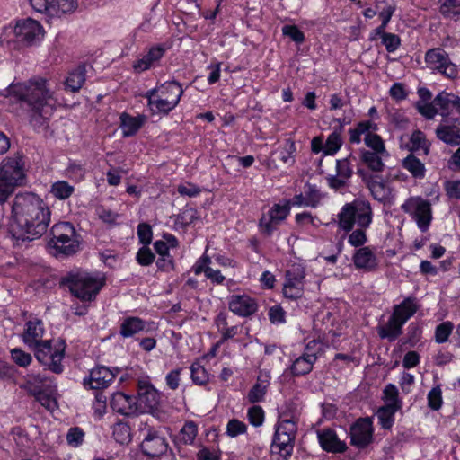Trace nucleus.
<instances>
[{
  "label": "nucleus",
  "mask_w": 460,
  "mask_h": 460,
  "mask_svg": "<svg viewBox=\"0 0 460 460\" xmlns=\"http://www.w3.org/2000/svg\"><path fill=\"white\" fill-rule=\"evenodd\" d=\"M425 62L431 70L437 71L447 78L455 79L458 75L457 66L450 60L448 54L441 48L428 50Z\"/></svg>",
  "instance_id": "f8f14e48"
},
{
  "label": "nucleus",
  "mask_w": 460,
  "mask_h": 460,
  "mask_svg": "<svg viewBox=\"0 0 460 460\" xmlns=\"http://www.w3.org/2000/svg\"><path fill=\"white\" fill-rule=\"evenodd\" d=\"M70 292L82 301L95 299L104 285V279L87 272L70 274L65 280Z\"/></svg>",
  "instance_id": "0eeeda50"
},
{
  "label": "nucleus",
  "mask_w": 460,
  "mask_h": 460,
  "mask_svg": "<svg viewBox=\"0 0 460 460\" xmlns=\"http://www.w3.org/2000/svg\"><path fill=\"white\" fill-rule=\"evenodd\" d=\"M13 31L15 40L25 47L38 44L44 37L41 24L31 18L17 21Z\"/></svg>",
  "instance_id": "9b49d317"
},
{
  "label": "nucleus",
  "mask_w": 460,
  "mask_h": 460,
  "mask_svg": "<svg viewBox=\"0 0 460 460\" xmlns=\"http://www.w3.org/2000/svg\"><path fill=\"white\" fill-rule=\"evenodd\" d=\"M248 419L252 425L259 427L263 423L264 411L261 406H252L248 410Z\"/></svg>",
  "instance_id": "052dcab7"
},
{
  "label": "nucleus",
  "mask_w": 460,
  "mask_h": 460,
  "mask_svg": "<svg viewBox=\"0 0 460 460\" xmlns=\"http://www.w3.org/2000/svg\"><path fill=\"white\" fill-rule=\"evenodd\" d=\"M318 440L322 448L328 452L342 453L346 450V444L341 441L336 433L331 429L318 431Z\"/></svg>",
  "instance_id": "a878e982"
},
{
  "label": "nucleus",
  "mask_w": 460,
  "mask_h": 460,
  "mask_svg": "<svg viewBox=\"0 0 460 460\" xmlns=\"http://www.w3.org/2000/svg\"><path fill=\"white\" fill-rule=\"evenodd\" d=\"M84 432L78 427L70 428L66 434V441L70 447H77L83 444Z\"/></svg>",
  "instance_id": "603ef678"
},
{
  "label": "nucleus",
  "mask_w": 460,
  "mask_h": 460,
  "mask_svg": "<svg viewBox=\"0 0 460 460\" xmlns=\"http://www.w3.org/2000/svg\"><path fill=\"white\" fill-rule=\"evenodd\" d=\"M420 305L417 299L413 296L406 297L399 305H395L393 309V315L405 323L418 311Z\"/></svg>",
  "instance_id": "bb28decb"
},
{
  "label": "nucleus",
  "mask_w": 460,
  "mask_h": 460,
  "mask_svg": "<svg viewBox=\"0 0 460 460\" xmlns=\"http://www.w3.org/2000/svg\"><path fill=\"white\" fill-rule=\"evenodd\" d=\"M351 444L358 448H364L373 439V426L369 418L358 420L350 428Z\"/></svg>",
  "instance_id": "6ab92c4d"
},
{
  "label": "nucleus",
  "mask_w": 460,
  "mask_h": 460,
  "mask_svg": "<svg viewBox=\"0 0 460 460\" xmlns=\"http://www.w3.org/2000/svg\"><path fill=\"white\" fill-rule=\"evenodd\" d=\"M441 13L455 21L460 20V0H441Z\"/></svg>",
  "instance_id": "a19ab883"
},
{
  "label": "nucleus",
  "mask_w": 460,
  "mask_h": 460,
  "mask_svg": "<svg viewBox=\"0 0 460 460\" xmlns=\"http://www.w3.org/2000/svg\"><path fill=\"white\" fill-rule=\"evenodd\" d=\"M85 81L84 67H78L69 74L66 81V86L72 92H77L81 89Z\"/></svg>",
  "instance_id": "ea45409f"
},
{
  "label": "nucleus",
  "mask_w": 460,
  "mask_h": 460,
  "mask_svg": "<svg viewBox=\"0 0 460 460\" xmlns=\"http://www.w3.org/2000/svg\"><path fill=\"white\" fill-rule=\"evenodd\" d=\"M143 440L142 452L150 457H156L167 451L168 443L161 432L154 428L146 427L141 430Z\"/></svg>",
  "instance_id": "ddd939ff"
},
{
  "label": "nucleus",
  "mask_w": 460,
  "mask_h": 460,
  "mask_svg": "<svg viewBox=\"0 0 460 460\" xmlns=\"http://www.w3.org/2000/svg\"><path fill=\"white\" fill-rule=\"evenodd\" d=\"M378 130V125L372 120H362L356 124L355 128L349 129V140L351 144H360L361 136L364 137L375 134Z\"/></svg>",
  "instance_id": "cd10ccee"
},
{
  "label": "nucleus",
  "mask_w": 460,
  "mask_h": 460,
  "mask_svg": "<svg viewBox=\"0 0 460 460\" xmlns=\"http://www.w3.org/2000/svg\"><path fill=\"white\" fill-rule=\"evenodd\" d=\"M145 331L147 328L144 320L137 316H127L120 323L119 334L123 338H129Z\"/></svg>",
  "instance_id": "c85d7f7f"
},
{
  "label": "nucleus",
  "mask_w": 460,
  "mask_h": 460,
  "mask_svg": "<svg viewBox=\"0 0 460 460\" xmlns=\"http://www.w3.org/2000/svg\"><path fill=\"white\" fill-rule=\"evenodd\" d=\"M269 318L271 323H283L286 321V312L280 305H273L269 309Z\"/></svg>",
  "instance_id": "0e129e2a"
},
{
  "label": "nucleus",
  "mask_w": 460,
  "mask_h": 460,
  "mask_svg": "<svg viewBox=\"0 0 460 460\" xmlns=\"http://www.w3.org/2000/svg\"><path fill=\"white\" fill-rule=\"evenodd\" d=\"M364 142L367 147L373 149V152H376L377 154L385 152L384 141L376 133L364 137Z\"/></svg>",
  "instance_id": "6e6d98bb"
},
{
  "label": "nucleus",
  "mask_w": 460,
  "mask_h": 460,
  "mask_svg": "<svg viewBox=\"0 0 460 460\" xmlns=\"http://www.w3.org/2000/svg\"><path fill=\"white\" fill-rule=\"evenodd\" d=\"M453 330L454 324L450 321H446L439 323L435 329V341L438 344L447 342L449 336L452 334Z\"/></svg>",
  "instance_id": "c03bdc74"
},
{
  "label": "nucleus",
  "mask_w": 460,
  "mask_h": 460,
  "mask_svg": "<svg viewBox=\"0 0 460 460\" xmlns=\"http://www.w3.org/2000/svg\"><path fill=\"white\" fill-rule=\"evenodd\" d=\"M277 429L280 430L282 433H285L286 436L291 437L292 438H296V423L293 420H282L279 422Z\"/></svg>",
  "instance_id": "680f3d73"
},
{
  "label": "nucleus",
  "mask_w": 460,
  "mask_h": 460,
  "mask_svg": "<svg viewBox=\"0 0 460 460\" xmlns=\"http://www.w3.org/2000/svg\"><path fill=\"white\" fill-rule=\"evenodd\" d=\"M25 162L20 155L7 156L0 163V204H4L17 187L26 184Z\"/></svg>",
  "instance_id": "20e7f679"
},
{
  "label": "nucleus",
  "mask_w": 460,
  "mask_h": 460,
  "mask_svg": "<svg viewBox=\"0 0 460 460\" xmlns=\"http://www.w3.org/2000/svg\"><path fill=\"white\" fill-rule=\"evenodd\" d=\"M8 93L26 107L30 114V123L34 128H41L47 124L58 103L54 91L42 77L11 84Z\"/></svg>",
  "instance_id": "f03ea898"
},
{
  "label": "nucleus",
  "mask_w": 460,
  "mask_h": 460,
  "mask_svg": "<svg viewBox=\"0 0 460 460\" xmlns=\"http://www.w3.org/2000/svg\"><path fill=\"white\" fill-rule=\"evenodd\" d=\"M324 154L326 155H335L342 146V126L333 127L332 132L328 136L325 141Z\"/></svg>",
  "instance_id": "2f4dec72"
},
{
  "label": "nucleus",
  "mask_w": 460,
  "mask_h": 460,
  "mask_svg": "<svg viewBox=\"0 0 460 460\" xmlns=\"http://www.w3.org/2000/svg\"><path fill=\"white\" fill-rule=\"evenodd\" d=\"M402 166L416 179L425 177L426 169L424 164L413 155H409L402 160Z\"/></svg>",
  "instance_id": "72a5a7b5"
},
{
  "label": "nucleus",
  "mask_w": 460,
  "mask_h": 460,
  "mask_svg": "<svg viewBox=\"0 0 460 460\" xmlns=\"http://www.w3.org/2000/svg\"><path fill=\"white\" fill-rule=\"evenodd\" d=\"M246 429V424L236 419L230 420L226 425V434L231 438L244 434Z\"/></svg>",
  "instance_id": "5fc2aeb1"
},
{
  "label": "nucleus",
  "mask_w": 460,
  "mask_h": 460,
  "mask_svg": "<svg viewBox=\"0 0 460 460\" xmlns=\"http://www.w3.org/2000/svg\"><path fill=\"white\" fill-rule=\"evenodd\" d=\"M367 186L372 196L376 200L384 201L391 195L389 186L379 176L371 177L368 181Z\"/></svg>",
  "instance_id": "c756f323"
},
{
  "label": "nucleus",
  "mask_w": 460,
  "mask_h": 460,
  "mask_svg": "<svg viewBox=\"0 0 460 460\" xmlns=\"http://www.w3.org/2000/svg\"><path fill=\"white\" fill-rule=\"evenodd\" d=\"M411 149L412 151L422 150L425 155L429 152V144L428 143L425 134L420 130H415L410 138Z\"/></svg>",
  "instance_id": "37998d69"
},
{
  "label": "nucleus",
  "mask_w": 460,
  "mask_h": 460,
  "mask_svg": "<svg viewBox=\"0 0 460 460\" xmlns=\"http://www.w3.org/2000/svg\"><path fill=\"white\" fill-rule=\"evenodd\" d=\"M31 7L39 13L60 15L74 13L78 7V0H29Z\"/></svg>",
  "instance_id": "2eb2a0df"
},
{
  "label": "nucleus",
  "mask_w": 460,
  "mask_h": 460,
  "mask_svg": "<svg viewBox=\"0 0 460 460\" xmlns=\"http://www.w3.org/2000/svg\"><path fill=\"white\" fill-rule=\"evenodd\" d=\"M400 408L394 407L392 404L384 405L380 407L376 412L377 418L379 420V423L384 429H389L392 427L394 423V413Z\"/></svg>",
  "instance_id": "58836bf2"
},
{
  "label": "nucleus",
  "mask_w": 460,
  "mask_h": 460,
  "mask_svg": "<svg viewBox=\"0 0 460 460\" xmlns=\"http://www.w3.org/2000/svg\"><path fill=\"white\" fill-rule=\"evenodd\" d=\"M137 261L142 266H148L153 263L155 255L148 247H142L137 253Z\"/></svg>",
  "instance_id": "338daca9"
},
{
  "label": "nucleus",
  "mask_w": 460,
  "mask_h": 460,
  "mask_svg": "<svg viewBox=\"0 0 460 460\" xmlns=\"http://www.w3.org/2000/svg\"><path fill=\"white\" fill-rule=\"evenodd\" d=\"M435 104L443 118L435 130L436 137L447 145H460V97L442 92L435 97Z\"/></svg>",
  "instance_id": "7ed1b4c3"
},
{
  "label": "nucleus",
  "mask_w": 460,
  "mask_h": 460,
  "mask_svg": "<svg viewBox=\"0 0 460 460\" xmlns=\"http://www.w3.org/2000/svg\"><path fill=\"white\" fill-rule=\"evenodd\" d=\"M110 403L113 411L121 415L130 416L137 414L135 397L127 395L124 393L113 394Z\"/></svg>",
  "instance_id": "393cba45"
},
{
  "label": "nucleus",
  "mask_w": 460,
  "mask_h": 460,
  "mask_svg": "<svg viewBox=\"0 0 460 460\" xmlns=\"http://www.w3.org/2000/svg\"><path fill=\"white\" fill-rule=\"evenodd\" d=\"M165 51L166 49L161 45L150 48L146 54L133 63L132 67L134 71L137 73H142L155 67L159 64Z\"/></svg>",
  "instance_id": "4be33fe9"
},
{
  "label": "nucleus",
  "mask_w": 460,
  "mask_h": 460,
  "mask_svg": "<svg viewBox=\"0 0 460 460\" xmlns=\"http://www.w3.org/2000/svg\"><path fill=\"white\" fill-rule=\"evenodd\" d=\"M376 152H371L368 150L362 151V161L367 165V167L374 172L383 171L385 164Z\"/></svg>",
  "instance_id": "79ce46f5"
},
{
  "label": "nucleus",
  "mask_w": 460,
  "mask_h": 460,
  "mask_svg": "<svg viewBox=\"0 0 460 460\" xmlns=\"http://www.w3.org/2000/svg\"><path fill=\"white\" fill-rule=\"evenodd\" d=\"M47 378L40 375L29 374L26 376L25 383L21 388L28 391L32 395L39 394L43 391Z\"/></svg>",
  "instance_id": "f704fd0d"
},
{
  "label": "nucleus",
  "mask_w": 460,
  "mask_h": 460,
  "mask_svg": "<svg viewBox=\"0 0 460 460\" xmlns=\"http://www.w3.org/2000/svg\"><path fill=\"white\" fill-rule=\"evenodd\" d=\"M336 174L339 175L340 178L349 181L353 174V169L347 158L336 161Z\"/></svg>",
  "instance_id": "13d9d810"
},
{
  "label": "nucleus",
  "mask_w": 460,
  "mask_h": 460,
  "mask_svg": "<svg viewBox=\"0 0 460 460\" xmlns=\"http://www.w3.org/2000/svg\"><path fill=\"white\" fill-rule=\"evenodd\" d=\"M267 392V387L260 384H255L247 394V399L251 403L261 402Z\"/></svg>",
  "instance_id": "bf43d9fd"
},
{
  "label": "nucleus",
  "mask_w": 460,
  "mask_h": 460,
  "mask_svg": "<svg viewBox=\"0 0 460 460\" xmlns=\"http://www.w3.org/2000/svg\"><path fill=\"white\" fill-rule=\"evenodd\" d=\"M10 353L12 359L19 367H26L32 361V357L31 354L23 351L21 349H13Z\"/></svg>",
  "instance_id": "864d4df0"
},
{
  "label": "nucleus",
  "mask_w": 460,
  "mask_h": 460,
  "mask_svg": "<svg viewBox=\"0 0 460 460\" xmlns=\"http://www.w3.org/2000/svg\"><path fill=\"white\" fill-rule=\"evenodd\" d=\"M49 244L58 253L72 255L79 250L80 242L75 229L69 222L55 224L51 230Z\"/></svg>",
  "instance_id": "6e6552de"
},
{
  "label": "nucleus",
  "mask_w": 460,
  "mask_h": 460,
  "mask_svg": "<svg viewBox=\"0 0 460 460\" xmlns=\"http://www.w3.org/2000/svg\"><path fill=\"white\" fill-rule=\"evenodd\" d=\"M159 401V393L147 380L138 381L137 397L135 398L137 413L154 411L158 406Z\"/></svg>",
  "instance_id": "4468645a"
},
{
  "label": "nucleus",
  "mask_w": 460,
  "mask_h": 460,
  "mask_svg": "<svg viewBox=\"0 0 460 460\" xmlns=\"http://www.w3.org/2000/svg\"><path fill=\"white\" fill-rule=\"evenodd\" d=\"M295 439L286 436L276 428L273 442L271 444V453L277 454L281 457L279 460H287L293 452Z\"/></svg>",
  "instance_id": "b1692460"
},
{
  "label": "nucleus",
  "mask_w": 460,
  "mask_h": 460,
  "mask_svg": "<svg viewBox=\"0 0 460 460\" xmlns=\"http://www.w3.org/2000/svg\"><path fill=\"white\" fill-rule=\"evenodd\" d=\"M296 147L291 139L286 140L283 147L279 150V159L286 164L292 165L295 163Z\"/></svg>",
  "instance_id": "a18cd8bd"
},
{
  "label": "nucleus",
  "mask_w": 460,
  "mask_h": 460,
  "mask_svg": "<svg viewBox=\"0 0 460 460\" xmlns=\"http://www.w3.org/2000/svg\"><path fill=\"white\" fill-rule=\"evenodd\" d=\"M428 405L433 411H438L442 406V390L439 385L433 387L428 394Z\"/></svg>",
  "instance_id": "09e8293b"
},
{
  "label": "nucleus",
  "mask_w": 460,
  "mask_h": 460,
  "mask_svg": "<svg viewBox=\"0 0 460 460\" xmlns=\"http://www.w3.org/2000/svg\"><path fill=\"white\" fill-rule=\"evenodd\" d=\"M182 94L181 85L171 81L147 91L144 96L153 114L167 115L178 105Z\"/></svg>",
  "instance_id": "39448f33"
},
{
  "label": "nucleus",
  "mask_w": 460,
  "mask_h": 460,
  "mask_svg": "<svg viewBox=\"0 0 460 460\" xmlns=\"http://www.w3.org/2000/svg\"><path fill=\"white\" fill-rule=\"evenodd\" d=\"M44 324L41 320H30L25 324L22 333L23 342L34 351L38 361H45L46 354L51 352V341L44 340Z\"/></svg>",
  "instance_id": "1a4fd4ad"
},
{
  "label": "nucleus",
  "mask_w": 460,
  "mask_h": 460,
  "mask_svg": "<svg viewBox=\"0 0 460 460\" xmlns=\"http://www.w3.org/2000/svg\"><path fill=\"white\" fill-rule=\"evenodd\" d=\"M198 435V427L192 420L186 421L179 432L178 439L184 445H192Z\"/></svg>",
  "instance_id": "e433bc0d"
},
{
  "label": "nucleus",
  "mask_w": 460,
  "mask_h": 460,
  "mask_svg": "<svg viewBox=\"0 0 460 460\" xmlns=\"http://www.w3.org/2000/svg\"><path fill=\"white\" fill-rule=\"evenodd\" d=\"M352 260L356 268L365 271H373L378 265L377 257L369 246L358 249L353 254Z\"/></svg>",
  "instance_id": "5701e85b"
},
{
  "label": "nucleus",
  "mask_w": 460,
  "mask_h": 460,
  "mask_svg": "<svg viewBox=\"0 0 460 460\" xmlns=\"http://www.w3.org/2000/svg\"><path fill=\"white\" fill-rule=\"evenodd\" d=\"M338 217L340 226L345 231L351 230L354 224L367 228L372 223L370 203L364 199H355L342 207Z\"/></svg>",
  "instance_id": "423d86ee"
},
{
  "label": "nucleus",
  "mask_w": 460,
  "mask_h": 460,
  "mask_svg": "<svg viewBox=\"0 0 460 460\" xmlns=\"http://www.w3.org/2000/svg\"><path fill=\"white\" fill-rule=\"evenodd\" d=\"M46 354V360L40 361L41 364L48 366L49 369L53 371L54 373L59 374L63 371V367L61 365V361L64 358V349H51L50 353Z\"/></svg>",
  "instance_id": "c9c22d12"
},
{
  "label": "nucleus",
  "mask_w": 460,
  "mask_h": 460,
  "mask_svg": "<svg viewBox=\"0 0 460 460\" xmlns=\"http://www.w3.org/2000/svg\"><path fill=\"white\" fill-rule=\"evenodd\" d=\"M403 324V323L392 314L388 322L379 328L378 334L382 339L386 338L389 341H394L402 334Z\"/></svg>",
  "instance_id": "7c9ffc66"
},
{
  "label": "nucleus",
  "mask_w": 460,
  "mask_h": 460,
  "mask_svg": "<svg viewBox=\"0 0 460 460\" xmlns=\"http://www.w3.org/2000/svg\"><path fill=\"white\" fill-rule=\"evenodd\" d=\"M316 346H318V342L314 340L311 341L306 345L304 353L293 361L290 367L293 376H305L312 371L313 366L317 359Z\"/></svg>",
  "instance_id": "f3484780"
},
{
  "label": "nucleus",
  "mask_w": 460,
  "mask_h": 460,
  "mask_svg": "<svg viewBox=\"0 0 460 460\" xmlns=\"http://www.w3.org/2000/svg\"><path fill=\"white\" fill-rule=\"evenodd\" d=\"M402 209L417 223L421 232H426L432 220L431 204L423 198L411 197L402 205Z\"/></svg>",
  "instance_id": "9d476101"
},
{
  "label": "nucleus",
  "mask_w": 460,
  "mask_h": 460,
  "mask_svg": "<svg viewBox=\"0 0 460 460\" xmlns=\"http://www.w3.org/2000/svg\"><path fill=\"white\" fill-rule=\"evenodd\" d=\"M398 389L395 385L389 384L384 389V399L385 405L392 404L394 407L401 408V402L398 399Z\"/></svg>",
  "instance_id": "3c124183"
},
{
  "label": "nucleus",
  "mask_w": 460,
  "mask_h": 460,
  "mask_svg": "<svg viewBox=\"0 0 460 460\" xmlns=\"http://www.w3.org/2000/svg\"><path fill=\"white\" fill-rule=\"evenodd\" d=\"M115 374L105 367H97L91 370L88 378L84 379V387L100 390L110 385L114 380Z\"/></svg>",
  "instance_id": "412c9836"
},
{
  "label": "nucleus",
  "mask_w": 460,
  "mask_h": 460,
  "mask_svg": "<svg viewBox=\"0 0 460 460\" xmlns=\"http://www.w3.org/2000/svg\"><path fill=\"white\" fill-rule=\"evenodd\" d=\"M290 211L289 205L275 204L267 214L260 219V227L267 235H270L277 226L286 219Z\"/></svg>",
  "instance_id": "a211bd4d"
},
{
  "label": "nucleus",
  "mask_w": 460,
  "mask_h": 460,
  "mask_svg": "<svg viewBox=\"0 0 460 460\" xmlns=\"http://www.w3.org/2000/svg\"><path fill=\"white\" fill-rule=\"evenodd\" d=\"M365 228H359L352 231L349 235L348 242L354 247L362 246L367 242V235L364 231Z\"/></svg>",
  "instance_id": "774afa93"
},
{
  "label": "nucleus",
  "mask_w": 460,
  "mask_h": 460,
  "mask_svg": "<svg viewBox=\"0 0 460 460\" xmlns=\"http://www.w3.org/2000/svg\"><path fill=\"white\" fill-rule=\"evenodd\" d=\"M121 130L124 137L135 135L143 125L144 119L141 117H131L126 113L121 114Z\"/></svg>",
  "instance_id": "473e14b6"
},
{
  "label": "nucleus",
  "mask_w": 460,
  "mask_h": 460,
  "mask_svg": "<svg viewBox=\"0 0 460 460\" xmlns=\"http://www.w3.org/2000/svg\"><path fill=\"white\" fill-rule=\"evenodd\" d=\"M191 379L199 385H205L208 381V374L205 367L199 362H195L190 367Z\"/></svg>",
  "instance_id": "49530a36"
},
{
  "label": "nucleus",
  "mask_w": 460,
  "mask_h": 460,
  "mask_svg": "<svg viewBox=\"0 0 460 460\" xmlns=\"http://www.w3.org/2000/svg\"><path fill=\"white\" fill-rule=\"evenodd\" d=\"M51 210L36 193L20 191L12 201L9 232L17 240H35L48 230Z\"/></svg>",
  "instance_id": "f257e3e1"
},
{
  "label": "nucleus",
  "mask_w": 460,
  "mask_h": 460,
  "mask_svg": "<svg viewBox=\"0 0 460 460\" xmlns=\"http://www.w3.org/2000/svg\"><path fill=\"white\" fill-rule=\"evenodd\" d=\"M113 438L119 444L130 441V429L125 423H117L113 426Z\"/></svg>",
  "instance_id": "de8ad7c7"
},
{
  "label": "nucleus",
  "mask_w": 460,
  "mask_h": 460,
  "mask_svg": "<svg viewBox=\"0 0 460 460\" xmlns=\"http://www.w3.org/2000/svg\"><path fill=\"white\" fill-rule=\"evenodd\" d=\"M228 308L234 314L241 317H249L258 310L256 299L248 295H232L228 298Z\"/></svg>",
  "instance_id": "aec40b11"
},
{
  "label": "nucleus",
  "mask_w": 460,
  "mask_h": 460,
  "mask_svg": "<svg viewBox=\"0 0 460 460\" xmlns=\"http://www.w3.org/2000/svg\"><path fill=\"white\" fill-rule=\"evenodd\" d=\"M284 36L290 38L296 43L301 44L305 41V37L302 31L296 25H285L282 27Z\"/></svg>",
  "instance_id": "4d7b16f0"
},
{
  "label": "nucleus",
  "mask_w": 460,
  "mask_h": 460,
  "mask_svg": "<svg viewBox=\"0 0 460 460\" xmlns=\"http://www.w3.org/2000/svg\"><path fill=\"white\" fill-rule=\"evenodd\" d=\"M75 191L74 186L70 185L66 181H58L54 182L49 192L58 199H66L72 196Z\"/></svg>",
  "instance_id": "4c0bfd02"
},
{
  "label": "nucleus",
  "mask_w": 460,
  "mask_h": 460,
  "mask_svg": "<svg viewBox=\"0 0 460 460\" xmlns=\"http://www.w3.org/2000/svg\"><path fill=\"white\" fill-rule=\"evenodd\" d=\"M305 270L301 266H292L286 272V279L283 285V294L289 299H297L304 293Z\"/></svg>",
  "instance_id": "dca6fc26"
},
{
  "label": "nucleus",
  "mask_w": 460,
  "mask_h": 460,
  "mask_svg": "<svg viewBox=\"0 0 460 460\" xmlns=\"http://www.w3.org/2000/svg\"><path fill=\"white\" fill-rule=\"evenodd\" d=\"M382 43L385 45V49L388 52H394L399 48V46L401 44V40H400L399 36H397L396 34L390 33V32L384 33L383 39H382Z\"/></svg>",
  "instance_id": "e2e57ef3"
},
{
  "label": "nucleus",
  "mask_w": 460,
  "mask_h": 460,
  "mask_svg": "<svg viewBox=\"0 0 460 460\" xmlns=\"http://www.w3.org/2000/svg\"><path fill=\"white\" fill-rule=\"evenodd\" d=\"M306 187L305 196L307 198L308 207L315 208L320 203L323 196L315 186L308 184Z\"/></svg>",
  "instance_id": "69168bd1"
},
{
  "label": "nucleus",
  "mask_w": 460,
  "mask_h": 460,
  "mask_svg": "<svg viewBox=\"0 0 460 460\" xmlns=\"http://www.w3.org/2000/svg\"><path fill=\"white\" fill-rule=\"evenodd\" d=\"M416 108L418 111L428 119H432L436 114H439V107L435 104V99L432 103L418 102Z\"/></svg>",
  "instance_id": "8fccbe9b"
}]
</instances>
